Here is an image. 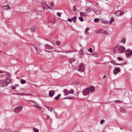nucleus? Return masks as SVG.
I'll return each mask as SVG.
<instances>
[{"instance_id":"nucleus-3","label":"nucleus","mask_w":132,"mask_h":132,"mask_svg":"<svg viewBox=\"0 0 132 132\" xmlns=\"http://www.w3.org/2000/svg\"><path fill=\"white\" fill-rule=\"evenodd\" d=\"M84 68L85 66L84 64H81L78 66L77 70L81 72L82 71L84 72V70H85Z\"/></svg>"},{"instance_id":"nucleus-39","label":"nucleus","mask_w":132,"mask_h":132,"mask_svg":"<svg viewBox=\"0 0 132 132\" xmlns=\"http://www.w3.org/2000/svg\"><path fill=\"white\" fill-rule=\"evenodd\" d=\"M104 120H101L100 121V123L101 124H102L103 123V122H104Z\"/></svg>"},{"instance_id":"nucleus-47","label":"nucleus","mask_w":132,"mask_h":132,"mask_svg":"<svg viewBox=\"0 0 132 132\" xmlns=\"http://www.w3.org/2000/svg\"><path fill=\"white\" fill-rule=\"evenodd\" d=\"M45 4L46 5V6L48 7V9H51V8L48 5L46 4Z\"/></svg>"},{"instance_id":"nucleus-16","label":"nucleus","mask_w":132,"mask_h":132,"mask_svg":"<svg viewBox=\"0 0 132 132\" xmlns=\"http://www.w3.org/2000/svg\"><path fill=\"white\" fill-rule=\"evenodd\" d=\"M102 33L105 35H107L108 34V32L106 30H102Z\"/></svg>"},{"instance_id":"nucleus-5","label":"nucleus","mask_w":132,"mask_h":132,"mask_svg":"<svg viewBox=\"0 0 132 132\" xmlns=\"http://www.w3.org/2000/svg\"><path fill=\"white\" fill-rule=\"evenodd\" d=\"M22 107L21 106H19L14 109V112L15 113H18L22 109Z\"/></svg>"},{"instance_id":"nucleus-15","label":"nucleus","mask_w":132,"mask_h":132,"mask_svg":"<svg viewBox=\"0 0 132 132\" xmlns=\"http://www.w3.org/2000/svg\"><path fill=\"white\" fill-rule=\"evenodd\" d=\"M70 63L72 64V62H73L75 61V59L72 58L70 60Z\"/></svg>"},{"instance_id":"nucleus-50","label":"nucleus","mask_w":132,"mask_h":132,"mask_svg":"<svg viewBox=\"0 0 132 132\" xmlns=\"http://www.w3.org/2000/svg\"><path fill=\"white\" fill-rule=\"evenodd\" d=\"M36 107H38V109H40L41 108V107L40 106H36Z\"/></svg>"},{"instance_id":"nucleus-4","label":"nucleus","mask_w":132,"mask_h":132,"mask_svg":"<svg viewBox=\"0 0 132 132\" xmlns=\"http://www.w3.org/2000/svg\"><path fill=\"white\" fill-rule=\"evenodd\" d=\"M82 93L84 95H87L89 93V89L88 88H86L84 90L82 91Z\"/></svg>"},{"instance_id":"nucleus-46","label":"nucleus","mask_w":132,"mask_h":132,"mask_svg":"<svg viewBox=\"0 0 132 132\" xmlns=\"http://www.w3.org/2000/svg\"><path fill=\"white\" fill-rule=\"evenodd\" d=\"M51 92H52V93H53V95L54 94H55V92L53 90H51Z\"/></svg>"},{"instance_id":"nucleus-56","label":"nucleus","mask_w":132,"mask_h":132,"mask_svg":"<svg viewBox=\"0 0 132 132\" xmlns=\"http://www.w3.org/2000/svg\"><path fill=\"white\" fill-rule=\"evenodd\" d=\"M33 105L34 106H36H36H37L35 105V104Z\"/></svg>"},{"instance_id":"nucleus-21","label":"nucleus","mask_w":132,"mask_h":132,"mask_svg":"<svg viewBox=\"0 0 132 132\" xmlns=\"http://www.w3.org/2000/svg\"><path fill=\"white\" fill-rule=\"evenodd\" d=\"M102 29L99 30H98L97 31H96V33H102Z\"/></svg>"},{"instance_id":"nucleus-33","label":"nucleus","mask_w":132,"mask_h":132,"mask_svg":"<svg viewBox=\"0 0 132 132\" xmlns=\"http://www.w3.org/2000/svg\"><path fill=\"white\" fill-rule=\"evenodd\" d=\"M19 95H28L27 94H25L23 93H20L19 94Z\"/></svg>"},{"instance_id":"nucleus-20","label":"nucleus","mask_w":132,"mask_h":132,"mask_svg":"<svg viewBox=\"0 0 132 132\" xmlns=\"http://www.w3.org/2000/svg\"><path fill=\"white\" fill-rule=\"evenodd\" d=\"M33 129L34 132H39L38 130L35 127L33 128Z\"/></svg>"},{"instance_id":"nucleus-58","label":"nucleus","mask_w":132,"mask_h":132,"mask_svg":"<svg viewBox=\"0 0 132 132\" xmlns=\"http://www.w3.org/2000/svg\"><path fill=\"white\" fill-rule=\"evenodd\" d=\"M103 22V23H105V22Z\"/></svg>"},{"instance_id":"nucleus-59","label":"nucleus","mask_w":132,"mask_h":132,"mask_svg":"<svg viewBox=\"0 0 132 132\" xmlns=\"http://www.w3.org/2000/svg\"><path fill=\"white\" fill-rule=\"evenodd\" d=\"M79 46H81V44H79Z\"/></svg>"},{"instance_id":"nucleus-62","label":"nucleus","mask_w":132,"mask_h":132,"mask_svg":"<svg viewBox=\"0 0 132 132\" xmlns=\"http://www.w3.org/2000/svg\"><path fill=\"white\" fill-rule=\"evenodd\" d=\"M95 12V13H96V11H94Z\"/></svg>"},{"instance_id":"nucleus-34","label":"nucleus","mask_w":132,"mask_h":132,"mask_svg":"<svg viewBox=\"0 0 132 132\" xmlns=\"http://www.w3.org/2000/svg\"><path fill=\"white\" fill-rule=\"evenodd\" d=\"M57 15L59 17L61 16V13L60 12H58L57 13Z\"/></svg>"},{"instance_id":"nucleus-54","label":"nucleus","mask_w":132,"mask_h":132,"mask_svg":"<svg viewBox=\"0 0 132 132\" xmlns=\"http://www.w3.org/2000/svg\"><path fill=\"white\" fill-rule=\"evenodd\" d=\"M106 76L105 75L103 76V78H105V77H106Z\"/></svg>"},{"instance_id":"nucleus-26","label":"nucleus","mask_w":132,"mask_h":132,"mask_svg":"<svg viewBox=\"0 0 132 132\" xmlns=\"http://www.w3.org/2000/svg\"><path fill=\"white\" fill-rule=\"evenodd\" d=\"M80 15L81 16H83L85 15V13H84L83 12H80Z\"/></svg>"},{"instance_id":"nucleus-28","label":"nucleus","mask_w":132,"mask_h":132,"mask_svg":"<svg viewBox=\"0 0 132 132\" xmlns=\"http://www.w3.org/2000/svg\"><path fill=\"white\" fill-rule=\"evenodd\" d=\"M88 51L92 53L93 52V49L92 48H90L88 49Z\"/></svg>"},{"instance_id":"nucleus-55","label":"nucleus","mask_w":132,"mask_h":132,"mask_svg":"<svg viewBox=\"0 0 132 132\" xmlns=\"http://www.w3.org/2000/svg\"><path fill=\"white\" fill-rule=\"evenodd\" d=\"M45 106L46 108H47L48 109V108H50V107H48V106Z\"/></svg>"},{"instance_id":"nucleus-64","label":"nucleus","mask_w":132,"mask_h":132,"mask_svg":"<svg viewBox=\"0 0 132 132\" xmlns=\"http://www.w3.org/2000/svg\"><path fill=\"white\" fill-rule=\"evenodd\" d=\"M34 103H35L36 104V103H35V102H34Z\"/></svg>"},{"instance_id":"nucleus-35","label":"nucleus","mask_w":132,"mask_h":132,"mask_svg":"<svg viewBox=\"0 0 132 132\" xmlns=\"http://www.w3.org/2000/svg\"><path fill=\"white\" fill-rule=\"evenodd\" d=\"M50 5L52 7H54V3L53 2L51 3L50 4Z\"/></svg>"},{"instance_id":"nucleus-7","label":"nucleus","mask_w":132,"mask_h":132,"mask_svg":"<svg viewBox=\"0 0 132 132\" xmlns=\"http://www.w3.org/2000/svg\"><path fill=\"white\" fill-rule=\"evenodd\" d=\"M63 92L64 96H67L69 94V91L66 89L63 90Z\"/></svg>"},{"instance_id":"nucleus-18","label":"nucleus","mask_w":132,"mask_h":132,"mask_svg":"<svg viewBox=\"0 0 132 132\" xmlns=\"http://www.w3.org/2000/svg\"><path fill=\"white\" fill-rule=\"evenodd\" d=\"M114 70L118 72H120V69L118 68H116Z\"/></svg>"},{"instance_id":"nucleus-32","label":"nucleus","mask_w":132,"mask_h":132,"mask_svg":"<svg viewBox=\"0 0 132 132\" xmlns=\"http://www.w3.org/2000/svg\"><path fill=\"white\" fill-rule=\"evenodd\" d=\"M115 103H120L121 101L120 100L115 101Z\"/></svg>"},{"instance_id":"nucleus-60","label":"nucleus","mask_w":132,"mask_h":132,"mask_svg":"<svg viewBox=\"0 0 132 132\" xmlns=\"http://www.w3.org/2000/svg\"><path fill=\"white\" fill-rule=\"evenodd\" d=\"M118 14H119V13H118V15H117L118 16Z\"/></svg>"},{"instance_id":"nucleus-1","label":"nucleus","mask_w":132,"mask_h":132,"mask_svg":"<svg viewBox=\"0 0 132 132\" xmlns=\"http://www.w3.org/2000/svg\"><path fill=\"white\" fill-rule=\"evenodd\" d=\"M125 48L122 46H120L117 47V51L118 53H124L125 51Z\"/></svg>"},{"instance_id":"nucleus-9","label":"nucleus","mask_w":132,"mask_h":132,"mask_svg":"<svg viewBox=\"0 0 132 132\" xmlns=\"http://www.w3.org/2000/svg\"><path fill=\"white\" fill-rule=\"evenodd\" d=\"M118 13H119V14H118V16L120 15V16H122V14H123V13L122 12L121 13V11H118L116 13V14L117 15H118Z\"/></svg>"},{"instance_id":"nucleus-63","label":"nucleus","mask_w":132,"mask_h":132,"mask_svg":"<svg viewBox=\"0 0 132 132\" xmlns=\"http://www.w3.org/2000/svg\"><path fill=\"white\" fill-rule=\"evenodd\" d=\"M33 29H34V28H33Z\"/></svg>"},{"instance_id":"nucleus-2","label":"nucleus","mask_w":132,"mask_h":132,"mask_svg":"<svg viewBox=\"0 0 132 132\" xmlns=\"http://www.w3.org/2000/svg\"><path fill=\"white\" fill-rule=\"evenodd\" d=\"M10 80L9 79H6L4 82H0V87H5L8 85L10 83Z\"/></svg>"},{"instance_id":"nucleus-53","label":"nucleus","mask_w":132,"mask_h":132,"mask_svg":"<svg viewBox=\"0 0 132 132\" xmlns=\"http://www.w3.org/2000/svg\"><path fill=\"white\" fill-rule=\"evenodd\" d=\"M79 52H80V53H82V51H79Z\"/></svg>"},{"instance_id":"nucleus-51","label":"nucleus","mask_w":132,"mask_h":132,"mask_svg":"<svg viewBox=\"0 0 132 132\" xmlns=\"http://www.w3.org/2000/svg\"><path fill=\"white\" fill-rule=\"evenodd\" d=\"M4 73V72L2 71H0V73Z\"/></svg>"},{"instance_id":"nucleus-24","label":"nucleus","mask_w":132,"mask_h":132,"mask_svg":"<svg viewBox=\"0 0 132 132\" xmlns=\"http://www.w3.org/2000/svg\"><path fill=\"white\" fill-rule=\"evenodd\" d=\"M86 11H87L90 12L92 11V9L91 8H88L87 9H86Z\"/></svg>"},{"instance_id":"nucleus-27","label":"nucleus","mask_w":132,"mask_h":132,"mask_svg":"<svg viewBox=\"0 0 132 132\" xmlns=\"http://www.w3.org/2000/svg\"><path fill=\"white\" fill-rule=\"evenodd\" d=\"M99 19L98 18H95L94 19V21L95 22H98L99 20Z\"/></svg>"},{"instance_id":"nucleus-49","label":"nucleus","mask_w":132,"mask_h":132,"mask_svg":"<svg viewBox=\"0 0 132 132\" xmlns=\"http://www.w3.org/2000/svg\"><path fill=\"white\" fill-rule=\"evenodd\" d=\"M4 77V75H0V78H1L3 77Z\"/></svg>"},{"instance_id":"nucleus-23","label":"nucleus","mask_w":132,"mask_h":132,"mask_svg":"<svg viewBox=\"0 0 132 132\" xmlns=\"http://www.w3.org/2000/svg\"><path fill=\"white\" fill-rule=\"evenodd\" d=\"M74 92V90L73 89H71L69 91V94H73Z\"/></svg>"},{"instance_id":"nucleus-11","label":"nucleus","mask_w":132,"mask_h":132,"mask_svg":"<svg viewBox=\"0 0 132 132\" xmlns=\"http://www.w3.org/2000/svg\"><path fill=\"white\" fill-rule=\"evenodd\" d=\"M114 18L113 17H112L109 21V23L110 24H111L114 21Z\"/></svg>"},{"instance_id":"nucleus-42","label":"nucleus","mask_w":132,"mask_h":132,"mask_svg":"<svg viewBox=\"0 0 132 132\" xmlns=\"http://www.w3.org/2000/svg\"><path fill=\"white\" fill-rule=\"evenodd\" d=\"M11 89H15V87L14 86H11Z\"/></svg>"},{"instance_id":"nucleus-13","label":"nucleus","mask_w":132,"mask_h":132,"mask_svg":"<svg viewBox=\"0 0 132 132\" xmlns=\"http://www.w3.org/2000/svg\"><path fill=\"white\" fill-rule=\"evenodd\" d=\"M111 63H113L114 65H123V64H119L116 63L114 61H112L111 62Z\"/></svg>"},{"instance_id":"nucleus-38","label":"nucleus","mask_w":132,"mask_h":132,"mask_svg":"<svg viewBox=\"0 0 132 132\" xmlns=\"http://www.w3.org/2000/svg\"><path fill=\"white\" fill-rule=\"evenodd\" d=\"M48 110L49 111H50L51 112H52V110L53 109L51 107H50L49 108H48Z\"/></svg>"},{"instance_id":"nucleus-61","label":"nucleus","mask_w":132,"mask_h":132,"mask_svg":"<svg viewBox=\"0 0 132 132\" xmlns=\"http://www.w3.org/2000/svg\"><path fill=\"white\" fill-rule=\"evenodd\" d=\"M78 94H79V92H78Z\"/></svg>"},{"instance_id":"nucleus-12","label":"nucleus","mask_w":132,"mask_h":132,"mask_svg":"<svg viewBox=\"0 0 132 132\" xmlns=\"http://www.w3.org/2000/svg\"><path fill=\"white\" fill-rule=\"evenodd\" d=\"M61 96V94H59L56 97H55V100H58L59 98Z\"/></svg>"},{"instance_id":"nucleus-6","label":"nucleus","mask_w":132,"mask_h":132,"mask_svg":"<svg viewBox=\"0 0 132 132\" xmlns=\"http://www.w3.org/2000/svg\"><path fill=\"white\" fill-rule=\"evenodd\" d=\"M2 7L3 10H7L8 9H11V8L8 5L3 6Z\"/></svg>"},{"instance_id":"nucleus-41","label":"nucleus","mask_w":132,"mask_h":132,"mask_svg":"<svg viewBox=\"0 0 132 132\" xmlns=\"http://www.w3.org/2000/svg\"><path fill=\"white\" fill-rule=\"evenodd\" d=\"M48 48L49 49H52V50H53V47L51 46H48Z\"/></svg>"},{"instance_id":"nucleus-52","label":"nucleus","mask_w":132,"mask_h":132,"mask_svg":"<svg viewBox=\"0 0 132 132\" xmlns=\"http://www.w3.org/2000/svg\"><path fill=\"white\" fill-rule=\"evenodd\" d=\"M30 45H32V46H33L34 47V46H35L34 45V44H30Z\"/></svg>"},{"instance_id":"nucleus-30","label":"nucleus","mask_w":132,"mask_h":132,"mask_svg":"<svg viewBox=\"0 0 132 132\" xmlns=\"http://www.w3.org/2000/svg\"><path fill=\"white\" fill-rule=\"evenodd\" d=\"M56 44L57 45H60L61 44L60 42L57 41L56 42Z\"/></svg>"},{"instance_id":"nucleus-25","label":"nucleus","mask_w":132,"mask_h":132,"mask_svg":"<svg viewBox=\"0 0 132 132\" xmlns=\"http://www.w3.org/2000/svg\"><path fill=\"white\" fill-rule=\"evenodd\" d=\"M126 39L125 38H123L121 40V42H123V44H125V43L126 42Z\"/></svg>"},{"instance_id":"nucleus-10","label":"nucleus","mask_w":132,"mask_h":132,"mask_svg":"<svg viewBox=\"0 0 132 132\" xmlns=\"http://www.w3.org/2000/svg\"><path fill=\"white\" fill-rule=\"evenodd\" d=\"M90 90L92 92L94 91L95 90V87L92 86H91L89 87Z\"/></svg>"},{"instance_id":"nucleus-36","label":"nucleus","mask_w":132,"mask_h":132,"mask_svg":"<svg viewBox=\"0 0 132 132\" xmlns=\"http://www.w3.org/2000/svg\"><path fill=\"white\" fill-rule=\"evenodd\" d=\"M117 59L119 60V61H122V59L120 57H118L117 58Z\"/></svg>"},{"instance_id":"nucleus-44","label":"nucleus","mask_w":132,"mask_h":132,"mask_svg":"<svg viewBox=\"0 0 132 132\" xmlns=\"http://www.w3.org/2000/svg\"><path fill=\"white\" fill-rule=\"evenodd\" d=\"M34 47L35 48V50L37 52V50H38V49L35 46H34Z\"/></svg>"},{"instance_id":"nucleus-43","label":"nucleus","mask_w":132,"mask_h":132,"mask_svg":"<svg viewBox=\"0 0 132 132\" xmlns=\"http://www.w3.org/2000/svg\"><path fill=\"white\" fill-rule=\"evenodd\" d=\"M30 30L32 32H34V29H33L32 28H31L30 29Z\"/></svg>"},{"instance_id":"nucleus-19","label":"nucleus","mask_w":132,"mask_h":132,"mask_svg":"<svg viewBox=\"0 0 132 132\" xmlns=\"http://www.w3.org/2000/svg\"><path fill=\"white\" fill-rule=\"evenodd\" d=\"M49 95L50 97H52L53 95V93H52V92H51V90L49 92Z\"/></svg>"},{"instance_id":"nucleus-37","label":"nucleus","mask_w":132,"mask_h":132,"mask_svg":"<svg viewBox=\"0 0 132 132\" xmlns=\"http://www.w3.org/2000/svg\"><path fill=\"white\" fill-rule=\"evenodd\" d=\"M76 7L75 6H74L73 8V10L75 11L76 10Z\"/></svg>"},{"instance_id":"nucleus-17","label":"nucleus","mask_w":132,"mask_h":132,"mask_svg":"<svg viewBox=\"0 0 132 132\" xmlns=\"http://www.w3.org/2000/svg\"><path fill=\"white\" fill-rule=\"evenodd\" d=\"M20 82L22 84H25L26 82V81L25 80L22 79L20 80Z\"/></svg>"},{"instance_id":"nucleus-29","label":"nucleus","mask_w":132,"mask_h":132,"mask_svg":"<svg viewBox=\"0 0 132 132\" xmlns=\"http://www.w3.org/2000/svg\"><path fill=\"white\" fill-rule=\"evenodd\" d=\"M79 19L81 22H82L83 21V18L82 17H79Z\"/></svg>"},{"instance_id":"nucleus-31","label":"nucleus","mask_w":132,"mask_h":132,"mask_svg":"<svg viewBox=\"0 0 132 132\" xmlns=\"http://www.w3.org/2000/svg\"><path fill=\"white\" fill-rule=\"evenodd\" d=\"M76 17H74L72 18V20L74 22H75V20L76 19Z\"/></svg>"},{"instance_id":"nucleus-14","label":"nucleus","mask_w":132,"mask_h":132,"mask_svg":"<svg viewBox=\"0 0 132 132\" xmlns=\"http://www.w3.org/2000/svg\"><path fill=\"white\" fill-rule=\"evenodd\" d=\"M89 30V28H87L85 30V34L86 35L88 34H89L88 32H87V31H88Z\"/></svg>"},{"instance_id":"nucleus-22","label":"nucleus","mask_w":132,"mask_h":132,"mask_svg":"<svg viewBox=\"0 0 132 132\" xmlns=\"http://www.w3.org/2000/svg\"><path fill=\"white\" fill-rule=\"evenodd\" d=\"M73 98V97H65L64 98H63V99H72Z\"/></svg>"},{"instance_id":"nucleus-57","label":"nucleus","mask_w":132,"mask_h":132,"mask_svg":"<svg viewBox=\"0 0 132 132\" xmlns=\"http://www.w3.org/2000/svg\"><path fill=\"white\" fill-rule=\"evenodd\" d=\"M95 54V53H94L93 54V55H94Z\"/></svg>"},{"instance_id":"nucleus-45","label":"nucleus","mask_w":132,"mask_h":132,"mask_svg":"<svg viewBox=\"0 0 132 132\" xmlns=\"http://www.w3.org/2000/svg\"><path fill=\"white\" fill-rule=\"evenodd\" d=\"M114 71L115 70H113V73L114 74V75H116L117 73L118 72H115Z\"/></svg>"},{"instance_id":"nucleus-48","label":"nucleus","mask_w":132,"mask_h":132,"mask_svg":"<svg viewBox=\"0 0 132 132\" xmlns=\"http://www.w3.org/2000/svg\"><path fill=\"white\" fill-rule=\"evenodd\" d=\"M47 119H48L50 118V117L49 116H47Z\"/></svg>"},{"instance_id":"nucleus-40","label":"nucleus","mask_w":132,"mask_h":132,"mask_svg":"<svg viewBox=\"0 0 132 132\" xmlns=\"http://www.w3.org/2000/svg\"><path fill=\"white\" fill-rule=\"evenodd\" d=\"M68 21L70 22H71L72 20L71 18H68L67 20Z\"/></svg>"},{"instance_id":"nucleus-8","label":"nucleus","mask_w":132,"mask_h":132,"mask_svg":"<svg viewBox=\"0 0 132 132\" xmlns=\"http://www.w3.org/2000/svg\"><path fill=\"white\" fill-rule=\"evenodd\" d=\"M127 50V51H129V52L127 54V56H130L132 54V51L131 50H130L129 49Z\"/></svg>"}]
</instances>
